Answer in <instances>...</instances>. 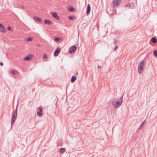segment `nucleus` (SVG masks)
Here are the masks:
<instances>
[{
    "instance_id": "obj_18",
    "label": "nucleus",
    "mask_w": 157,
    "mask_h": 157,
    "mask_svg": "<svg viewBox=\"0 0 157 157\" xmlns=\"http://www.w3.org/2000/svg\"><path fill=\"white\" fill-rule=\"evenodd\" d=\"M42 112H41L40 111H38L37 113V114L38 115L39 117H41L42 115Z\"/></svg>"
},
{
    "instance_id": "obj_4",
    "label": "nucleus",
    "mask_w": 157,
    "mask_h": 157,
    "mask_svg": "<svg viewBox=\"0 0 157 157\" xmlns=\"http://www.w3.org/2000/svg\"><path fill=\"white\" fill-rule=\"evenodd\" d=\"M61 51V49L60 48L58 47L54 51V55L55 57H56L58 56Z\"/></svg>"
},
{
    "instance_id": "obj_16",
    "label": "nucleus",
    "mask_w": 157,
    "mask_h": 157,
    "mask_svg": "<svg viewBox=\"0 0 157 157\" xmlns=\"http://www.w3.org/2000/svg\"><path fill=\"white\" fill-rule=\"evenodd\" d=\"M151 41L154 43H155L157 42L156 39L154 37H153L151 39Z\"/></svg>"
},
{
    "instance_id": "obj_19",
    "label": "nucleus",
    "mask_w": 157,
    "mask_h": 157,
    "mask_svg": "<svg viewBox=\"0 0 157 157\" xmlns=\"http://www.w3.org/2000/svg\"><path fill=\"white\" fill-rule=\"evenodd\" d=\"M32 37H29L27 39V42H29L32 41Z\"/></svg>"
},
{
    "instance_id": "obj_9",
    "label": "nucleus",
    "mask_w": 157,
    "mask_h": 157,
    "mask_svg": "<svg viewBox=\"0 0 157 157\" xmlns=\"http://www.w3.org/2000/svg\"><path fill=\"white\" fill-rule=\"evenodd\" d=\"M0 29L2 32L4 33L6 32V30L2 24H0Z\"/></svg>"
},
{
    "instance_id": "obj_32",
    "label": "nucleus",
    "mask_w": 157,
    "mask_h": 157,
    "mask_svg": "<svg viewBox=\"0 0 157 157\" xmlns=\"http://www.w3.org/2000/svg\"><path fill=\"white\" fill-rule=\"evenodd\" d=\"M36 45L38 47H40V44H36Z\"/></svg>"
},
{
    "instance_id": "obj_23",
    "label": "nucleus",
    "mask_w": 157,
    "mask_h": 157,
    "mask_svg": "<svg viewBox=\"0 0 157 157\" xmlns=\"http://www.w3.org/2000/svg\"><path fill=\"white\" fill-rule=\"evenodd\" d=\"M113 42H114V44H117V40L115 38H113Z\"/></svg>"
},
{
    "instance_id": "obj_20",
    "label": "nucleus",
    "mask_w": 157,
    "mask_h": 157,
    "mask_svg": "<svg viewBox=\"0 0 157 157\" xmlns=\"http://www.w3.org/2000/svg\"><path fill=\"white\" fill-rule=\"evenodd\" d=\"M74 9L73 7H70L68 8V10L69 11L72 12L74 10Z\"/></svg>"
},
{
    "instance_id": "obj_35",
    "label": "nucleus",
    "mask_w": 157,
    "mask_h": 157,
    "mask_svg": "<svg viewBox=\"0 0 157 157\" xmlns=\"http://www.w3.org/2000/svg\"><path fill=\"white\" fill-rule=\"evenodd\" d=\"M78 72H77L75 74V75H78Z\"/></svg>"
},
{
    "instance_id": "obj_25",
    "label": "nucleus",
    "mask_w": 157,
    "mask_h": 157,
    "mask_svg": "<svg viewBox=\"0 0 157 157\" xmlns=\"http://www.w3.org/2000/svg\"><path fill=\"white\" fill-rule=\"evenodd\" d=\"M60 38L59 37H56L55 39L54 40L55 41H58L60 40Z\"/></svg>"
},
{
    "instance_id": "obj_11",
    "label": "nucleus",
    "mask_w": 157,
    "mask_h": 157,
    "mask_svg": "<svg viewBox=\"0 0 157 157\" xmlns=\"http://www.w3.org/2000/svg\"><path fill=\"white\" fill-rule=\"evenodd\" d=\"M90 6L89 4H88L87 6V9L86 11V13L87 14H89L90 11Z\"/></svg>"
},
{
    "instance_id": "obj_5",
    "label": "nucleus",
    "mask_w": 157,
    "mask_h": 157,
    "mask_svg": "<svg viewBox=\"0 0 157 157\" xmlns=\"http://www.w3.org/2000/svg\"><path fill=\"white\" fill-rule=\"evenodd\" d=\"M77 48L75 46H73L70 48L69 50V52L70 53H72L75 51Z\"/></svg>"
},
{
    "instance_id": "obj_28",
    "label": "nucleus",
    "mask_w": 157,
    "mask_h": 157,
    "mask_svg": "<svg viewBox=\"0 0 157 157\" xmlns=\"http://www.w3.org/2000/svg\"><path fill=\"white\" fill-rule=\"evenodd\" d=\"M118 48V47L117 46H116L114 49V50L115 51H116L117 49Z\"/></svg>"
},
{
    "instance_id": "obj_27",
    "label": "nucleus",
    "mask_w": 157,
    "mask_h": 157,
    "mask_svg": "<svg viewBox=\"0 0 157 157\" xmlns=\"http://www.w3.org/2000/svg\"><path fill=\"white\" fill-rule=\"evenodd\" d=\"M146 122V120H144V122H142V123H141V125H140V126H141V127H142L144 123Z\"/></svg>"
},
{
    "instance_id": "obj_14",
    "label": "nucleus",
    "mask_w": 157,
    "mask_h": 157,
    "mask_svg": "<svg viewBox=\"0 0 157 157\" xmlns=\"http://www.w3.org/2000/svg\"><path fill=\"white\" fill-rule=\"evenodd\" d=\"M65 151V150L63 148H61L60 149L59 152L61 154H63Z\"/></svg>"
},
{
    "instance_id": "obj_10",
    "label": "nucleus",
    "mask_w": 157,
    "mask_h": 157,
    "mask_svg": "<svg viewBox=\"0 0 157 157\" xmlns=\"http://www.w3.org/2000/svg\"><path fill=\"white\" fill-rule=\"evenodd\" d=\"M44 22L45 24H48L49 25L52 24V21L49 20L45 19L44 21Z\"/></svg>"
},
{
    "instance_id": "obj_2",
    "label": "nucleus",
    "mask_w": 157,
    "mask_h": 157,
    "mask_svg": "<svg viewBox=\"0 0 157 157\" xmlns=\"http://www.w3.org/2000/svg\"><path fill=\"white\" fill-rule=\"evenodd\" d=\"M144 61H142L140 62L138 64V71L139 74H142L143 72H141L144 70Z\"/></svg>"
},
{
    "instance_id": "obj_17",
    "label": "nucleus",
    "mask_w": 157,
    "mask_h": 157,
    "mask_svg": "<svg viewBox=\"0 0 157 157\" xmlns=\"http://www.w3.org/2000/svg\"><path fill=\"white\" fill-rule=\"evenodd\" d=\"M68 18L70 20H73L75 18V17L74 16H69L68 17Z\"/></svg>"
},
{
    "instance_id": "obj_22",
    "label": "nucleus",
    "mask_w": 157,
    "mask_h": 157,
    "mask_svg": "<svg viewBox=\"0 0 157 157\" xmlns=\"http://www.w3.org/2000/svg\"><path fill=\"white\" fill-rule=\"evenodd\" d=\"M17 106L16 107V108L14 111L13 112V113H15L17 114Z\"/></svg>"
},
{
    "instance_id": "obj_33",
    "label": "nucleus",
    "mask_w": 157,
    "mask_h": 157,
    "mask_svg": "<svg viewBox=\"0 0 157 157\" xmlns=\"http://www.w3.org/2000/svg\"><path fill=\"white\" fill-rule=\"evenodd\" d=\"M0 65L2 66L3 65V63L2 62H0Z\"/></svg>"
},
{
    "instance_id": "obj_13",
    "label": "nucleus",
    "mask_w": 157,
    "mask_h": 157,
    "mask_svg": "<svg viewBox=\"0 0 157 157\" xmlns=\"http://www.w3.org/2000/svg\"><path fill=\"white\" fill-rule=\"evenodd\" d=\"M76 79V77L75 75L73 76L71 78V82L73 83L75 82Z\"/></svg>"
},
{
    "instance_id": "obj_6",
    "label": "nucleus",
    "mask_w": 157,
    "mask_h": 157,
    "mask_svg": "<svg viewBox=\"0 0 157 157\" xmlns=\"http://www.w3.org/2000/svg\"><path fill=\"white\" fill-rule=\"evenodd\" d=\"M121 0H114V5L116 6H118L121 2Z\"/></svg>"
},
{
    "instance_id": "obj_21",
    "label": "nucleus",
    "mask_w": 157,
    "mask_h": 157,
    "mask_svg": "<svg viewBox=\"0 0 157 157\" xmlns=\"http://www.w3.org/2000/svg\"><path fill=\"white\" fill-rule=\"evenodd\" d=\"M154 55L155 56H157V50H155L154 52Z\"/></svg>"
},
{
    "instance_id": "obj_15",
    "label": "nucleus",
    "mask_w": 157,
    "mask_h": 157,
    "mask_svg": "<svg viewBox=\"0 0 157 157\" xmlns=\"http://www.w3.org/2000/svg\"><path fill=\"white\" fill-rule=\"evenodd\" d=\"M10 73L11 74H16V73L15 72V71L13 70H10L9 71Z\"/></svg>"
},
{
    "instance_id": "obj_1",
    "label": "nucleus",
    "mask_w": 157,
    "mask_h": 157,
    "mask_svg": "<svg viewBox=\"0 0 157 157\" xmlns=\"http://www.w3.org/2000/svg\"><path fill=\"white\" fill-rule=\"evenodd\" d=\"M124 95L123 93L121 98L119 100L116 101V99H114L113 100L112 102V104L113 106L115 108H119L122 103L123 100V97Z\"/></svg>"
},
{
    "instance_id": "obj_29",
    "label": "nucleus",
    "mask_w": 157,
    "mask_h": 157,
    "mask_svg": "<svg viewBox=\"0 0 157 157\" xmlns=\"http://www.w3.org/2000/svg\"><path fill=\"white\" fill-rule=\"evenodd\" d=\"M47 58V56L45 54V55H44V59H46V58Z\"/></svg>"
},
{
    "instance_id": "obj_12",
    "label": "nucleus",
    "mask_w": 157,
    "mask_h": 157,
    "mask_svg": "<svg viewBox=\"0 0 157 157\" xmlns=\"http://www.w3.org/2000/svg\"><path fill=\"white\" fill-rule=\"evenodd\" d=\"M32 58V55H29L24 58V59L25 60H29Z\"/></svg>"
},
{
    "instance_id": "obj_7",
    "label": "nucleus",
    "mask_w": 157,
    "mask_h": 157,
    "mask_svg": "<svg viewBox=\"0 0 157 157\" xmlns=\"http://www.w3.org/2000/svg\"><path fill=\"white\" fill-rule=\"evenodd\" d=\"M52 16L54 18L56 19V20H59V17L56 13H53L52 14Z\"/></svg>"
},
{
    "instance_id": "obj_26",
    "label": "nucleus",
    "mask_w": 157,
    "mask_h": 157,
    "mask_svg": "<svg viewBox=\"0 0 157 157\" xmlns=\"http://www.w3.org/2000/svg\"><path fill=\"white\" fill-rule=\"evenodd\" d=\"M39 111L43 113V109L41 106L39 107Z\"/></svg>"
},
{
    "instance_id": "obj_8",
    "label": "nucleus",
    "mask_w": 157,
    "mask_h": 157,
    "mask_svg": "<svg viewBox=\"0 0 157 157\" xmlns=\"http://www.w3.org/2000/svg\"><path fill=\"white\" fill-rule=\"evenodd\" d=\"M33 19L35 21L39 22H41L42 21V19L36 16H35L33 17Z\"/></svg>"
},
{
    "instance_id": "obj_34",
    "label": "nucleus",
    "mask_w": 157,
    "mask_h": 157,
    "mask_svg": "<svg viewBox=\"0 0 157 157\" xmlns=\"http://www.w3.org/2000/svg\"><path fill=\"white\" fill-rule=\"evenodd\" d=\"M101 68V67L100 66V65H98V68Z\"/></svg>"
},
{
    "instance_id": "obj_30",
    "label": "nucleus",
    "mask_w": 157,
    "mask_h": 157,
    "mask_svg": "<svg viewBox=\"0 0 157 157\" xmlns=\"http://www.w3.org/2000/svg\"><path fill=\"white\" fill-rule=\"evenodd\" d=\"M142 127H141V126H140V127L138 129V130H137L138 131H137V133H138V132L139 131H140L141 130Z\"/></svg>"
},
{
    "instance_id": "obj_3",
    "label": "nucleus",
    "mask_w": 157,
    "mask_h": 157,
    "mask_svg": "<svg viewBox=\"0 0 157 157\" xmlns=\"http://www.w3.org/2000/svg\"><path fill=\"white\" fill-rule=\"evenodd\" d=\"M17 114L12 113V116L11 119V126L12 127L13 124H14L15 121L17 117Z\"/></svg>"
},
{
    "instance_id": "obj_31",
    "label": "nucleus",
    "mask_w": 157,
    "mask_h": 157,
    "mask_svg": "<svg viewBox=\"0 0 157 157\" xmlns=\"http://www.w3.org/2000/svg\"><path fill=\"white\" fill-rule=\"evenodd\" d=\"M7 29L9 30H11V28L10 27V26H8V28H7Z\"/></svg>"
},
{
    "instance_id": "obj_24",
    "label": "nucleus",
    "mask_w": 157,
    "mask_h": 157,
    "mask_svg": "<svg viewBox=\"0 0 157 157\" xmlns=\"http://www.w3.org/2000/svg\"><path fill=\"white\" fill-rule=\"evenodd\" d=\"M19 8L22 10H24L25 9L24 6L22 5L19 6Z\"/></svg>"
}]
</instances>
